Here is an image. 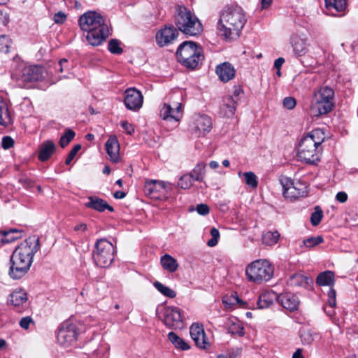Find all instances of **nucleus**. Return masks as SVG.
<instances>
[{"mask_svg": "<svg viewBox=\"0 0 358 358\" xmlns=\"http://www.w3.org/2000/svg\"><path fill=\"white\" fill-rule=\"evenodd\" d=\"M40 248L39 239L29 238L22 242L10 257L8 274L13 279H20L29 270L34 255Z\"/></svg>", "mask_w": 358, "mask_h": 358, "instance_id": "1", "label": "nucleus"}, {"mask_svg": "<svg viewBox=\"0 0 358 358\" xmlns=\"http://www.w3.org/2000/svg\"><path fill=\"white\" fill-rule=\"evenodd\" d=\"M246 22V13L241 7L227 6L220 13L217 29L226 40H234L239 37Z\"/></svg>", "mask_w": 358, "mask_h": 358, "instance_id": "2", "label": "nucleus"}, {"mask_svg": "<svg viewBox=\"0 0 358 358\" xmlns=\"http://www.w3.org/2000/svg\"><path fill=\"white\" fill-rule=\"evenodd\" d=\"M80 29L86 31V39L90 45H101L110 34L108 26L103 17L98 13L89 11L83 14L79 18Z\"/></svg>", "mask_w": 358, "mask_h": 358, "instance_id": "3", "label": "nucleus"}, {"mask_svg": "<svg viewBox=\"0 0 358 358\" xmlns=\"http://www.w3.org/2000/svg\"><path fill=\"white\" fill-rule=\"evenodd\" d=\"M324 139L323 129L313 130L301 140L298 148L299 158L308 164H314L319 161L322 152L320 145Z\"/></svg>", "mask_w": 358, "mask_h": 358, "instance_id": "4", "label": "nucleus"}, {"mask_svg": "<svg viewBox=\"0 0 358 358\" xmlns=\"http://www.w3.org/2000/svg\"><path fill=\"white\" fill-rule=\"evenodd\" d=\"M175 9V22L178 30L193 36L203 31L202 24L190 10L182 5H176Z\"/></svg>", "mask_w": 358, "mask_h": 358, "instance_id": "5", "label": "nucleus"}, {"mask_svg": "<svg viewBox=\"0 0 358 358\" xmlns=\"http://www.w3.org/2000/svg\"><path fill=\"white\" fill-rule=\"evenodd\" d=\"M176 55L181 64L191 69L196 68L204 58L201 48L192 41H185L180 44Z\"/></svg>", "mask_w": 358, "mask_h": 358, "instance_id": "6", "label": "nucleus"}, {"mask_svg": "<svg viewBox=\"0 0 358 358\" xmlns=\"http://www.w3.org/2000/svg\"><path fill=\"white\" fill-rule=\"evenodd\" d=\"M334 90L328 87H320L314 93L311 113L315 116L327 114L332 110Z\"/></svg>", "mask_w": 358, "mask_h": 358, "instance_id": "7", "label": "nucleus"}, {"mask_svg": "<svg viewBox=\"0 0 358 358\" xmlns=\"http://www.w3.org/2000/svg\"><path fill=\"white\" fill-rule=\"evenodd\" d=\"M246 275L251 282L260 284L268 281L273 275V267L266 259L252 262L246 268Z\"/></svg>", "mask_w": 358, "mask_h": 358, "instance_id": "8", "label": "nucleus"}, {"mask_svg": "<svg viewBox=\"0 0 358 358\" xmlns=\"http://www.w3.org/2000/svg\"><path fill=\"white\" fill-rule=\"evenodd\" d=\"M115 248L113 245L106 238L98 240L92 251V257L94 263L99 267H108L114 259Z\"/></svg>", "mask_w": 358, "mask_h": 358, "instance_id": "9", "label": "nucleus"}, {"mask_svg": "<svg viewBox=\"0 0 358 358\" xmlns=\"http://www.w3.org/2000/svg\"><path fill=\"white\" fill-rule=\"evenodd\" d=\"M280 183L285 198L293 199L306 195L307 185L299 180L293 181L288 178H282Z\"/></svg>", "mask_w": 358, "mask_h": 358, "instance_id": "10", "label": "nucleus"}, {"mask_svg": "<svg viewBox=\"0 0 358 358\" xmlns=\"http://www.w3.org/2000/svg\"><path fill=\"white\" fill-rule=\"evenodd\" d=\"M76 337L77 332L74 324L69 322L61 324L57 333V341L61 345L69 346L76 341Z\"/></svg>", "mask_w": 358, "mask_h": 358, "instance_id": "11", "label": "nucleus"}, {"mask_svg": "<svg viewBox=\"0 0 358 358\" xmlns=\"http://www.w3.org/2000/svg\"><path fill=\"white\" fill-rule=\"evenodd\" d=\"M124 94V101L127 108L136 110L142 107L143 96L139 90L136 88H129L125 90Z\"/></svg>", "mask_w": 358, "mask_h": 358, "instance_id": "12", "label": "nucleus"}, {"mask_svg": "<svg viewBox=\"0 0 358 358\" xmlns=\"http://www.w3.org/2000/svg\"><path fill=\"white\" fill-rule=\"evenodd\" d=\"M164 323L168 327L181 328L182 318L179 308L166 307L164 312Z\"/></svg>", "mask_w": 358, "mask_h": 358, "instance_id": "13", "label": "nucleus"}, {"mask_svg": "<svg viewBox=\"0 0 358 358\" xmlns=\"http://www.w3.org/2000/svg\"><path fill=\"white\" fill-rule=\"evenodd\" d=\"M171 183L159 180H147L144 185V192L147 195L154 196L155 193L166 194L171 192Z\"/></svg>", "mask_w": 358, "mask_h": 358, "instance_id": "14", "label": "nucleus"}, {"mask_svg": "<svg viewBox=\"0 0 358 358\" xmlns=\"http://www.w3.org/2000/svg\"><path fill=\"white\" fill-rule=\"evenodd\" d=\"M189 333L195 344L199 348L207 349L210 346V343L206 336L201 324L198 323L192 324L189 329Z\"/></svg>", "mask_w": 358, "mask_h": 358, "instance_id": "15", "label": "nucleus"}, {"mask_svg": "<svg viewBox=\"0 0 358 358\" xmlns=\"http://www.w3.org/2000/svg\"><path fill=\"white\" fill-rule=\"evenodd\" d=\"M178 36V31L173 27H165L160 29L156 34L157 43L163 47L171 44Z\"/></svg>", "mask_w": 358, "mask_h": 358, "instance_id": "16", "label": "nucleus"}, {"mask_svg": "<svg viewBox=\"0 0 358 358\" xmlns=\"http://www.w3.org/2000/svg\"><path fill=\"white\" fill-rule=\"evenodd\" d=\"M290 43L296 57L303 56L308 52L309 44L305 36L294 34L291 36Z\"/></svg>", "mask_w": 358, "mask_h": 358, "instance_id": "17", "label": "nucleus"}, {"mask_svg": "<svg viewBox=\"0 0 358 358\" xmlns=\"http://www.w3.org/2000/svg\"><path fill=\"white\" fill-rule=\"evenodd\" d=\"M160 117L164 120H174L178 122L182 117V105L178 103L175 109L169 104L164 103L160 110Z\"/></svg>", "mask_w": 358, "mask_h": 358, "instance_id": "18", "label": "nucleus"}, {"mask_svg": "<svg viewBox=\"0 0 358 358\" xmlns=\"http://www.w3.org/2000/svg\"><path fill=\"white\" fill-rule=\"evenodd\" d=\"M105 147L109 159L113 163H117L120 161V144L117 137L115 136H110L105 144Z\"/></svg>", "mask_w": 358, "mask_h": 358, "instance_id": "19", "label": "nucleus"}, {"mask_svg": "<svg viewBox=\"0 0 358 358\" xmlns=\"http://www.w3.org/2000/svg\"><path fill=\"white\" fill-rule=\"evenodd\" d=\"M238 99H235L234 96H226L220 106V113L222 116L231 117L236 110Z\"/></svg>", "mask_w": 358, "mask_h": 358, "instance_id": "20", "label": "nucleus"}, {"mask_svg": "<svg viewBox=\"0 0 358 358\" xmlns=\"http://www.w3.org/2000/svg\"><path fill=\"white\" fill-rule=\"evenodd\" d=\"M43 69L39 66H26L22 70V80L24 82H33L43 78Z\"/></svg>", "mask_w": 358, "mask_h": 358, "instance_id": "21", "label": "nucleus"}, {"mask_svg": "<svg viewBox=\"0 0 358 358\" xmlns=\"http://www.w3.org/2000/svg\"><path fill=\"white\" fill-rule=\"evenodd\" d=\"M215 71L219 78L224 83L232 80L236 74L234 67L229 62L217 65Z\"/></svg>", "mask_w": 358, "mask_h": 358, "instance_id": "22", "label": "nucleus"}, {"mask_svg": "<svg viewBox=\"0 0 358 358\" xmlns=\"http://www.w3.org/2000/svg\"><path fill=\"white\" fill-rule=\"evenodd\" d=\"M212 128L211 119L207 115L199 116L196 120V125L192 129L194 134L197 136L206 135Z\"/></svg>", "mask_w": 358, "mask_h": 358, "instance_id": "23", "label": "nucleus"}, {"mask_svg": "<svg viewBox=\"0 0 358 358\" xmlns=\"http://www.w3.org/2000/svg\"><path fill=\"white\" fill-rule=\"evenodd\" d=\"M278 301L283 308L290 311L296 310L299 303L298 298L291 293L280 294L278 297Z\"/></svg>", "mask_w": 358, "mask_h": 358, "instance_id": "24", "label": "nucleus"}, {"mask_svg": "<svg viewBox=\"0 0 358 358\" xmlns=\"http://www.w3.org/2000/svg\"><path fill=\"white\" fill-rule=\"evenodd\" d=\"M55 144L51 141H45L39 146L38 159L41 162L49 159L55 151Z\"/></svg>", "mask_w": 358, "mask_h": 358, "instance_id": "25", "label": "nucleus"}, {"mask_svg": "<svg viewBox=\"0 0 358 358\" xmlns=\"http://www.w3.org/2000/svg\"><path fill=\"white\" fill-rule=\"evenodd\" d=\"M23 236V231L15 229L0 231V243L6 244L13 242Z\"/></svg>", "mask_w": 358, "mask_h": 358, "instance_id": "26", "label": "nucleus"}, {"mask_svg": "<svg viewBox=\"0 0 358 358\" xmlns=\"http://www.w3.org/2000/svg\"><path fill=\"white\" fill-rule=\"evenodd\" d=\"M85 206L87 208H91L100 212L103 211L105 209H108L110 212L113 211V208L112 206L108 205L103 199L98 197H90L89 201L85 203Z\"/></svg>", "mask_w": 358, "mask_h": 358, "instance_id": "27", "label": "nucleus"}, {"mask_svg": "<svg viewBox=\"0 0 358 358\" xmlns=\"http://www.w3.org/2000/svg\"><path fill=\"white\" fill-rule=\"evenodd\" d=\"M278 296L273 291H268L262 293L258 300V306L259 308H264L273 303L274 300L278 301Z\"/></svg>", "mask_w": 358, "mask_h": 358, "instance_id": "28", "label": "nucleus"}, {"mask_svg": "<svg viewBox=\"0 0 358 358\" xmlns=\"http://www.w3.org/2000/svg\"><path fill=\"white\" fill-rule=\"evenodd\" d=\"M27 301V293L22 289L14 290L10 295L9 301L14 306H20Z\"/></svg>", "mask_w": 358, "mask_h": 358, "instance_id": "29", "label": "nucleus"}, {"mask_svg": "<svg viewBox=\"0 0 358 358\" xmlns=\"http://www.w3.org/2000/svg\"><path fill=\"white\" fill-rule=\"evenodd\" d=\"M312 280L302 274L296 273L292 275L289 280L288 284L294 287H307Z\"/></svg>", "mask_w": 358, "mask_h": 358, "instance_id": "30", "label": "nucleus"}, {"mask_svg": "<svg viewBox=\"0 0 358 358\" xmlns=\"http://www.w3.org/2000/svg\"><path fill=\"white\" fill-rule=\"evenodd\" d=\"M161 264L165 270L171 273L175 272L178 268L176 259L167 254L161 257Z\"/></svg>", "mask_w": 358, "mask_h": 358, "instance_id": "31", "label": "nucleus"}, {"mask_svg": "<svg viewBox=\"0 0 358 358\" xmlns=\"http://www.w3.org/2000/svg\"><path fill=\"white\" fill-rule=\"evenodd\" d=\"M320 286H331L334 283V274L332 271H324L320 273L316 279Z\"/></svg>", "mask_w": 358, "mask_h": 358, "instance_id": "32", "label": "nucleus"}, {"mask_svg": "<svg viewBox=\"0 0 358 358\" xmlns=\"http://www.w3.org/2000/svg\"><path fill=\"white\" fill-rule=\"evenodd\" d=\"M325 6L329 11L343 12L346 8V0H325Z\"/></svg>", "mask_w": 358, "mask_h": 358, "instance_id": "33", "label": "nucleus"}, {"mask_svg": "<svg viewBox=\"0 0 358 358\" xmlns=\"http://www.w3.org/2000/svg\"><path fill=\"white\" fill-rule=\"evenodd\" d=\"M10 122V117L5 101L0 97V125L6 126Z\"/></svg>", "mask_w": 358, "mask_h": 358, "instance_id": "34", "label": "nucleus"}, {"mask_svg": "<svg viewBox=\"0 0 358 358\" xmlns=\"http://www.w3.org/2000/svg\"><path fill=\"white\" fill-rule=\"evenodd\" d=\"M222 303L224 304L226 308L233 309L236 305L242 306L244 303L238 296L236 294H231V296H225L223 297Z\"/></svg>", "mask_w": 358, "mask_h": 358, "instance_id": "35", "label": "nucleus"}, {"mask_svg": "<svg viewBox=\"0 0 358 358\" xmlns=\"http://www.w3.org/2000/svg\"><path fill=\"white\" fill-rule=\"evenodd\" d=\"M301 341L303 344L310 345L320 338L319 334L311 330L304 331L301 335Z\"/></svg>", "mask_w": 358, "mask_h": 358, "instance_id": "36", "label": "nucleus"}, {"mask_svg": "<svg viewBox=\"0 0 358 358\" xmlns=\"http://www.w3.org/2000/svg\"><path fill=\"white\" fill-rule=\"evenodd\" d=\"M169 340L179 349L182 350H186L189 349V345L186 343L182 338H180L177 334L174 332H170L168 334Z\"/></svg>", "mask_w": 358, "mask_h": 358, "instance_id": "37", "label": "nucleus"}, {"mask_svg": "<svg viewBox=\"0 0 358 358\" xmlns=\"http://www.w3.org/2000/svg\"><path fill=\"white\" fill-rule=\"evenodd\" d=\"M280 237V234L275 231H267L262 235V241L268 245H273L275 244Z\"/></svg>", "mask_w": 358, "mask_h": 358, "instance_id": "38", "label": "nucleus"}, {"mask_svg": "<svg viewBox=\"0 0 358 358\" xmlns=\"http://www.w3.org/2000/svg\"><path fill=\"white\" fill-rule=\"evenodd\" d=\"M12 44L13 41L9 36L4 34L0 36V53H8Z\"/></svg>", "mask_w": 358, "mask_h": 358, "instance_id": "39", "label": "nucleus"}, {"mask_svg": "<svg viewBox=\"0 0 358 358\" xmlns=\"http://www.w3.org/2000/svg\"><path fill=\"white\" fill-rule=\"evenodd\" d=\"M154 286L160 293L167 297L174 298L176 296V293L174 290L164 285L162 283L158 281L154 282Z\"/></svg>", "mask_w": 358, "mask_h": 358, "instance_id": "40", "label": "nucleus"}, {"mask_svg": "<svg viewBox=\"0 0 358 358\" xmlns=\"http://www.w3.org/2000/svg\"><path fill=\"white\" fill-rule=\"evenodd\" d=\"M205 165L197 164L189 175L192 176V180L203 181Z\"/></svg>", "mask_w": 358, "mask_h": 358, "instance_id": "41", "label": "nucleus"}, {"mask_svg": "<svg viewBox=\"0 0 358 358\" xmlns=\"http://www.w3.org/2000/svg\"><path fill=\"white\" fill-rule=\"evenodd\" d=\"M229 333L243 336L245 334L244 328L239 322H232V323L228 327Z\"/></svg>", "mask_w": 358, "mask_h": 358, "instance_id": "42", "label": "nucleus"}, {"mask_svg": "<svg viewBox=\"0 0 358 358\" xmlns=\"http://www.w3.org/2000/svg\"><path fill=\"white\" fill-rule=\"evenodd\" d=\"M75 137V132L71 129H67L65 134L61 136L59 145L62 148H65Z\"/></svg>", "mask_w": 358, "mask_h": 358, "instance_id": "43", "label": "nucleus"}, {"mask_svg": "<svg viewBox=\"0 0 358 358\" xmlns=\"http://www.w3.org/2000/svg\"><path fill=\"white\" fill-rule=\"evenodd\" d=\"M191 176L185 174L180 178L178 185L181 189H187L192 187L193 184Z\"/></svg>", "mask_w": 358, "mask_h": 358, "instance_id": "44", "label": "nucleus"}, {"mask_svg": "<svg viewBox=\"0 0 358 358\" xmlns=\"http://www.w3.org/2000/svg\"><path fill=\"white\" fill-rule=\"evenodd\" d=\"M245 183L252 188H256L258 182L256 175L251 171L245 172L244 174Z\"/></svg>", "mask_w": 358, "mask_h": 358, "instance_id": "45", "label": "nucleus"}, {"mask_svg": "<svg viewBox=\"0 0 358 358\" xmlns=\"http://www.w3.org/2000/svg\"><path fill=\"white\" fill-rule=\"evenodd\" d=\"M323 242V238L320 236L317 237H310L303 241V245L311 248Z\"/></svg>", "mask_w": 358, "mask_h": 358, "instance_id": "46", "label": "nucleus"}, {"mask_svg": "<svg viewBox=\"0 0 358 358\" xmlns=\"http://www.w3.org/2000/svg\"><path fill=\"white\" fill-rule=\"evenodd\" d=\"M108 50L113 54H121L122 49L120 46V42L116 39H111L108 45Z\"/></svg>", "mask_w": 358, "mask_h": 358, "instance_id": "47", "label": "nucleus"}, {"mask_svg": "<svg viewBox=\"0 0 358 358\" xmlns=\"http://www.w3.org/2000/svg\"><path fill=\"white\" fill-rule=\"evenodd\" d=\"M322 217V211L318 207H315V212H313L311 215L310 222L313 226H317L321 221Z\"/></svg>", "mask_w": 358, "mask_h": 358, "instance_id": "48", "label": "nucleus"}, {"mask_svg": "<svg viewBox=\"0 0 358 358\" xmlns=\"http://www.w3.org/2000/svg\"><path fill=\"white\" fill-rule=\"evenodd\" d=\"M210 233L212 236V238L207 242V245L209 247H214L217 244L220 238V232L216 228H212Z\"/></svg>", "mask_w": 358, "mask_h": 358, "instance_id": "49", "label": "nucleus"}, {"mask_svg": "<svg viewBox=\"0 0 358 358\" xmlns=\"http://www.w3.org/2000/svg\"><path fill=\"white\" fill-rule=\"evenodd\" d=\"M80 149L81 145L80 144L74 145L69 153L67 158L66 159L65 164H69Z\"/></svg>", "mask_w": 358, "mask_h": 358, "instance_id": "50", "label": "nucleus"}, {"mask_svg": "<svg viewBox=\"0 0 358 358\" xmlns=\"http://www.w3.org/2000/svg\"><path fill=\"white\" fill-rule=\"evenodd\" d=\"M282 105L285 108L292 110L296 106V101L291 96L285 97L282 101Z\"/></svg>", "mask_w": 358, "mask_h": 358, "instance_id": "51", "label": "nucleus"}, {"mask_svg": "<svg viewBox=\"0 0 358 358\" xmlns=\"http://www.w3.org/2000/svg\"><path fill=\"white\" fill-rule=\"evenodd\" d=\"M14 141L10 136H4L2 138L1 145L4 149H9L13 146Z\"/></svg>", "mask_w": 358, "mask_h": 358, "instance_id": "52", "label": "nucleus"}, {"mask_svg": "<svg viewBox=\"0 0 358 358\" xmlns=\"http://www.w3.org/2000/svg\"><path fill=\"white\" fill-rule=\"evenodd\" d=\"M328 303L329 306L331 308L334 307L336 306V291L334 289L330 288L328 292Z\"/></svg>", "mask_w": 358, "mask_h": 358, "instance_id": "53", "label": "nucleus"}, {"mask_svg": "<svg viewBox=\"0 0 358 358\" xmlns=\"http://www.w3.org/2000/svg\"><path fill=\"white\" fill-rule=\"evenodd\" d=\"M120 124L128 134L131 135L134 133V126L129 124L127 121H122L121 122Z\"/></svg>", "mask_w": 358, "mask_h": 358, "instance_id": "54", "label": "nucleus"}, {"mask_svg": "<svg viewBox=\"0 0 358 358\" xmlns=\"http://www.w3.org/2000/svg\"><path fill=\"white\" fill-rule=\"evenodd\" d=\"M66 20V15L62 12H58L54 15V21L57 24H62Z\"/></svg>", "mask_w": 358, "mask_h": 358, "instance_id": "55", "label": "nucleus"}, {"mask_svg": "<svg viewBox=\"0 0 358 358\" xmlns=\"http://www.w3.org/2000/svg\"><path fill=\"white\" fill-rule=\"evenodd\" d=\"M196 211L199 215H206L209 213V207L206 204L201 203L197 205Z\"/></svg>", "mask_w": 358, "mask_h": 358, "instance_id": "56", "label": "nucleus"}, {"mask_svg": "<svg viewBox=\"0 0 358 358\" xmlns=\"http://www.w3.org/2000/svg\"><path fill=\"white\" fill-rule=\"evenodd\" d=\"M32 322L33 320L30 317H24L20 321V325L22 328L27 329Z\"/></svg>", "mask_w": 358, "mask_h": 358, "instance_id": "57", "label": "nucleus"}, {"mask_svg": "<svg viewBox=\"0 0 358 358\" xmlns=\"http://www.w3.org/2000/svg\"><path fill=\"white\" fill-rule=\"evenodd\" d=\"M336 199L340 203H345L348 200V194L345 192H339L337 193Z\"/></svg>", "mask_w": 358, "mask_h": 358, "instance_id": "58", "label": "nucleus"}, {"mask_svg": "<svg viewBox=\"0 0 358 358\" xmlns=\"http://www.w3.org/2000/svg\"><path fill=\"white\" fill-rule=\"evenodd\" d=\"M87 229V225L85 223H80L73 227L75 231L83 233Z\"/></svg>", "mask_w": 358, "mask_h": 358, "instance_id": "59", "label": "nucleus"}, {"mask_svg": "<svg viewBox=\"0 0 358 358\" xmlns=\"http://www.w3.org/2000/svg\"><path fill=\"white\" fill-rule=\"evenodd\" d=\"M243 93V90L240 87H234L232 94L229 96H234L235 99H238V101H239V95Z\"/></svg>", "mask_w": 358, "mask_h": 358, "instance_id": "60", "label": "nucleus"}, {"mask_svg": "<svg viewBox=\"0 0 358 358\" xmlns=\"http://www.w3.org/2000/svg\"><path fill=\"white\" fill-rule=\"evenodd\" d=\"M284 62L285 59L282 57H279L277 59H275L274 62V66L276 69H280Z\"/></svg>", "mask_w": 358, "mask_h": 358, "instance_id": "61", "label": "nucleus"}, {"mask_svg": "<svg viewBox=\"0 0 358 358\" xmlns=\"http://www.w3.org/2000/svg\"><path fill=\"white\" fill-rule=\"evenodd\" d=\"M292 358H303V356L302 355V350L301 349H297L293 354Z\"/></svg>", "mask_w": 358, "mask_h": 358, "instance_id": "62", "label": "nucleus"}, {"mask_svg": "<svg viewBox=\"0 0 358 358\" xmlns=\"http://www.w3.org/2000/svg\"><path fill=\"white\" fill-rule=\"evenodd\" d=\"M115 199H123L125 197L126 194L122 191H117L113 194Z\"/></svg>", "mask_w": 358, "mask_h": 358, "instance_id": "63", "label": "nucleus"}, {"mask_svg": "<svg viewBox=\"0 0 358 358\" xmlns=\"http://www.w3.org/2000/svg\"><path fill=\"white\" fill-rule=\"evenodd\" d=\"M272 0H262V8L266 9L269 7L271 3Z\"/></svg>", "mask_w": 358, "mask_h": 358, "instance_id": "64", "label": "nucleus"}]
</instances>
